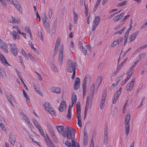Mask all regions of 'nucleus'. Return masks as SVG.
<instances>
[{"instance_id":"1","label":"nucleus","mask_w":147,"mask_h":147,"mask_svg":"<svg viewBox=\"0 0 147 147\" xmlns=\"http://www.w3.org/2000/svg\"><path fill=\"white\" fill-rule=\"evenodd\" d=\"M102 77L99 76L95 80L92 81L90 82V92L89 96V100L92 102V98L95 91H97L99 88V86L102 82Z\"/></svg>"},{"instance_id":"2","label":"nucleus","mask_w":147,"mask_h":147,"mask_svg":"<svg viewBox=\"0 0 147 147\" xmlns=\"http://www.w3.org/2000/svg\"><path fill=\"white\" fill-rule=\"evenodd\" d=\"M56 128L58 132L64 138H67L69 139H71L75 136V131L71 127L69 126L66 127L65 131L64 130V127L63 126H57Z\"/></svg>"},{"instance_id":"3","label":"nucleus","mask_w":147,"mask_h":147,"mask_svg":"<svg viewBox=\"0 0 147 147\" xmlns=\"http://www.w3.org/2000/svg\"><path fill=\"white\" fill-rule=\"evenodd\" d=\"M130 119V113H128L126 117L125 121V134L128 135L129 131V122Z\"/></svg>"},{"instance_id":"4","label":"nucleus","mask_w":147,"mask_h":147,"mask_svg":"<svg viewBox=\"0 0 147 147\" xmlns=\"http://www.w3.org/2000/svg\"><path fill=\"white\" fill-rule=\"evenodd\" d=\"M67 71L68 72L71 73L75 71V67L76 66L75 63H73L71 60L69 59L67 62Z\"/></svg>"},{"instance_id":"5","label":"nucleus","mask_w":147,"mask_h":147,"mask_svg":"<svg viewBox=\"0 0 147 147\" xmlns=\"http://www.w3.org/2000/svg\"><path fill=\"white\" fill-rule=\"evenodd\" d=\"M45 108V110L52 115H55V113L53 108L51 107V106L48 102H45L44 105Z\"/></svg>"},{"instance_id":"6","label":"nucleus","mask_w":147,"mask_h":147,"mask_svg":"<svg viewBox=\"0 0 147 147\" xmlns=\"http://www.w3.org/2000/svg\"><path fill=\"white\" fill-rule=\"evenodd\" d=\"M48 128L49 129V131L52 136V137L53 138V140H54L55 141L56 143H57L58 142V140L56 135L54 133V130L52 127V126L50 124H49L48 125Z\"/></svg>"},{"instance_id":"7","label":"nucleus","mask_w":147,"mask_h":147,"mask_svg":"<svg viewBox=\"0 0 147 147\" xmlns=\"http://www.w3.org/2000/svg\"><path fill=\"white\" fill-rule=\"evenodd\" d=\"M63 44H61V45L60 47L59 58V61L60 64H62L63 61Z\"/></svg>"},{"instance_id":"8","label":"nucleus","mask_w":147,"mask_h":147,"mask_svg":"<svg viewBox=\"0 0 147 147\" xmlns=\"http://www.w3.org/2000/svg\"><path fill=\"white\" fill-rule=\"evenodd\" d=\"M92 104V102L91 101V100H90V101H89V98H87L86 99V107L84 112V119H85L86 117V114L88 111V108H90Z\"/></svg>"},{"instance_id":"9","label":"nucleus","mask_w":147,"mask_h":147,"mask_svg":"<svg viewBox=\"0 0 147 147\" xmlns=\"http://www.w3.org/2000/svg\"><path fill=\"white\" fill-rule=\"evenodd\" d=\"M9 45L10 46L12 53L14 55L16 56L18 53V49L15 44L14 43L13 44H9Z\"/></svg>"},{"instance_id":"10","label":"nucleus","mask_w":147,"mask_h":147,"mask_svg":"<svg viewBox=\"0 0 147 147\" xmlns=\"http://www.w3.org/2000/svg\"><path fill=\"white\" fill-rule=\"evenodd\" d=\"M90 78L89 76H85L83 81V97H84L86 95V81L87 79Z\"/></svg>"},{"instance_id":"11","label":"nucleus","mask_w":147,"mask_h":147,"mask_svg":"<svg viewBox=\"0 0 147 147\" xmlns=\"http://www.w3.org/2000/svg\"><path fill=\"white\" fill-rule=\"evenodd\" d=\"M122 89V88L120 87L114 94L113 101V104H115L116 103L121 93Z\"/></svg>"},{"instance_id":"12","label":"nucleus","mask_w":147,"mask_h":147,"mask_svg":"<svg viewBox=\"0 0 147 147\" xmlns=\"http://www.w3.org/2000/svg\"><path fill=\"white\" fill-rule=\"evenodd\" d=\"M35 126L38 129L40 134L44 137H45V134L40 125L38 124L37 121L35 119L33 120Z\"/></svg>"},{"instance_id":"13","label":"nucleus","mask_w":147,"mask_h":147,"mask_svg":"<svg viewBox=\"0 0 147 147\" xmlns=\"http://www.w3.org/2000/svg\"><path fill=\"white\" fill-rule=\"evenodd\" d=\"M21 115L22 116V117L23 119L26 121H27V123L28 124V125L30 127L31 129V130L32 131L33 129H34V127L32 125L29 119L28 118V117L25 115V114L23 113H21Z\"/></svg>"},{"instance_id":"14","label":"nucleus","mask_w":147,"mask_h":147,"mask_svg":"<svg viewBox=\"0 0 147 147\" xmlns=\"http://www.w3.org/2000/svg\"><path fill=\"white\" fill-rule=\"evenodd\" d=\"M0 48L5 53H8V48L6 44L0 39Z\"/></svg>"},{"instance_id":"15","label":"nucleus","mask_w":147,"mask_h":147,"mask_svg":"<svg viewBox=\"0 0 147 147\" xmlns=\"http://www.w3.org/2000/svg\"><path fill=\"white\" fill-rule=\"evenodd\" d=\"M108 132L107 131V128L105 129V131L104 134V141L103 143L106 145L108 142Z\"/></svg>"},{"instance_id":"16","label":"nucleus","mask_w":147,"mask_h":147,"mask_svg":"<svg viewBox=\"0 0 147 147\" xmlns=\"http://www.w3.org/2000/svg\"><path fill=\"white\" fill-rule=\"evenodd\" d=\"M135 81V79L134 78L131 80L128 84L126 85V88L127 90H131L134 87Z\"/></svg>"},{"instance_id":"17","label":"nucleus","mask_w":147,"mask_h":147,"mask_svg":"<svg viewBox=\"0 0 147 147\" xmlns=\"http://www.w3.org/2000/svg\"><path fill=\"white\" fill-rule=\"evenodd\" d=\"M67 107V105L65 102L64 101H62L60 103L59 107V111L61 112L65 111Z\"/></svg>"},{"instance_id":"18","label":"nucleus","mask_w":147,"mask_h":147,"mask_svg":"<svg viewBox=\"0 0 147 147\" xmlns=\"http://www.w3.org/2000/svg\"><path fill=\"white\" fill-rule=\"evenodd\" d=\"M80 79L78 77L76 78L74 85V88L75 90L78 89L80 86Z\"/></svg>"},{"instance_id":"19","label":"nucleus","mask_w":147,"mask_h":147,"mask_svg":"<svg viewBox=\"0 0 147 147\" xmlns=\"http://www.w3.org/2000/svg\"><path fill=\"white\" fill-rule=\"evenodd\" d=\"M71 100L72 102V105L71 106L72 107L73 106H74L77 101V97L75 94L73 93L72 94L71 97Z\"/></svg>"},{"instance_id":"20","label":"nucleus","mask_w":147,"mask_h":147,"mask_svg":"<svg viewBox=\"0 0 147 147\" xmlns=\"http://www.w3.org/2000/svg\"><path fill=\"white\" fill-rule=\"evenodd\" d=\"M77 110L76 111L77 113V117H81V108L80 102H78L76 104Z\"/></svg>"},{"instance_id":"21","label":"nucleus","mask_w":147,"mask_h":147,"mask_svg":"<svg viewBox=\"0 0 147 147\" xmlns=\"http://www.w3.org/2000/svg\"><path fill=\"white\" fill-rule=\"evenodd\" d=\"M61 39L60 38H58L57 40L55 48V51L56 53L58 51L59 47L61 42Z\"/></svg>"},{"instance_id":"22","label":"nucleus","mask_w":147,"mask_h":147,"mask_svg":"<svg viewBox=\"0 0 147 147\" xmlns=\"http://www.w3.org/2000/svg\"><path fill=\"white\" fill-rule=\"evenodd\" d=\"M17 32L15 30H13L12 32V38L13 40H15L16 39H20V37L19 36Z\"/></svg>"},{"instance_id":"23","label":"nucleus","mask_w":147,"mask_h":147,"mask_svg":"<svg viewBox=\"0 0 147 147\" xmlns=\"http://www.w3.org/2000/svg\"><path fill=\"white\" fill-rule=\"evenodd\" d=\"M124 15V12L121 13V14L117 16L114 17L113 19V20L114 22H116L119 21V20L121 19L122 17Z\"/></svg>"},{"instance_id":"24","label":"nucleus","mask_w":147,"mask_h":147,"mask_svg":"<svg viewBox=\"0 0 147 147\" xmlns=\"http://www.w3.org/2000/svg\"><path fill=\"white\" fill-rule=\"evenodd\" d=\"M138 33V32L137 31L135 33L130 35L129 37V39H130L129 42L134 40L135 39Z\"/></svg>"},{"instance_id":"25","label":"nucleus","mask_w":147,"mask_h":147,"mask_svg":"<svg viewBox=\"0 0 147 147\" xmlns=\"http://www.w3.org/2000/svg\"><path fill=\"white\" fill-rule=\"evenodd\" d=\"M72 108V107H71V105L69 106L68 110V113L67 115V118L68 120L71 119V110Z\"/></svg>"},{"instance_id":"26","label":"nucleus","mask_w":147,"mask_h":147,"mask_svg":"<svg viewBox=\"0 0 147 147\" xmlns=\"http://www.w3.org/2000/svg\"><path fill=\"white\" fill-rule=\"evenodd\" d=\"M11 20H10L9 22L10 23H14L16 22V23L18 24L20 23V19L18 18L16 19H15L13 16H11Z\"/></svg>"},{"instance_id":"27","label":"nucleus","mask_w":147,"mask_h":147,"mask_svg":"<svg viewBox=\"0 0 147 147\" xmlns=\"http://www.w3.org/2000/svg\"><path fill=\"white\" fill-rule=\"evenodd\" d=\"M9 141L13 146H14L16 141L15 138L14 136H10Z\"/></svg>"},{"instance_id":"28","label":"nucleus","mask_w":147,"mask_h":147,"mask_svg":"<svg viewBox=\"0 0 147 147\" xmlns=\"http://www.w3.org/2000/svg\"><path fill=\"white\" fill-rule=\"evenodd\" d=\"M73 18L74 20L75 24H76L77 23V20L78 18V14L74 10L73 11Z\"/></svg>"},{"instance_id":"29","label":"nucleus","mask_w":147,"mask_h":147,"mask_svg":"<svg viewBox=\"0 0 147 147\" xmlns=\"http://www.w3.org/2000/svg\"><path fill=\"white\" fill-rule=\"evenodd\" d=\"M7 98L9 103L12 105L13 106L12 101L14 102L15 101L13 96L12 95H10L9 96H7Z\"/></svg>"},{"instance_id":"30","label":"nucleus","mask_w":147,"mask_h":147,"mask_svg":"<svg viewBox=\"0 0 147 147\" xmlns=\"http://www.w3.org/2000/svg\"><path fill=\"white\" fill-rule=\"evenodd\" d=\"M44 138L45 142L48 146L52 143L47 135L46 136H45V137Z\"/></svg>"},{"instance_id":"31","label":"nucleus","mask_w":147,"mask_h":147,"mask_svg":"<svg viewBox=\"0 0 147 147\" xmlns=\"http://www.w3.org/2000/svg\"><path fill=\"white\" fill-rule=\"evenodd\" d=\"M1 63L4 65H9V63L6 59L4 57H1Z\"/></svg>"},{"instance_id":"32","label":"nucleus","mask_w":147,"mask_h":147,"mask_svg":"<svg viewBox=\"0 0 147 147\" xmlns=\"http://www.w3.org/2000/svg\"><path fill=\"white\" fill-rule=\"evenodd\" d=\"M25 31L26 32L28 33L30 35V37L32 39V35L30 30L29 27L28 26H26L25 28Z\"/></svg>"},{"instance_id":"33","label":"nucleus","mask_w":147,"mask_h":147,"mask_svg":"<svg viewBox=\"0 0 147 147\" xmlns=\"http://www.w3.org/2000/svg\"><path fill=\"white\" fill-rule=\"evenodd\" d=\"M88 143V136L86 133L84 132V138L83 140V144L85 146L87 145Z\"/></svg>"},{"instance_id":"34","label":"nucleus","mask_w":147,"mask_h":147,"mask_svg":"<svg viewBox=\"0 0 147 147\" xmlns=\"http://www.w3.org/2000/svg\"><path fill=\"white\" fill-rule=\"evenodd\" d=\"M14 5L16 6V8L20 12H22V9L20 7V5L18 2H16L15 3L14 2L12 1Z\"/></svg>"},{"instance_id":"35","label":"nucleus","mask_w":147,"mask_h":147,"mask_svg":"<svg viewBox=\"0 0 147 147\" xmlns=\"http://www.w3.org/2000/svg\"><path fill=\"white\" fill-rule=\"evenodd\" d=\"M100 19V18L99 17L96 16L93 20V24H97V25H98Z\"/></svg>"},{"instance_id":"36","label":"nucleus","mask_w":147,"mask_h":147,"mask_svg":"<svg viewBox=\"0 0 147 147\" xmlns=\"http://www.w3.org/2000/svg\"><path fill=\"white\" fill-rule=\"evenodd\" d=\"M52 91L55 93H59L60 92V89L59 88L54 87L53 88Z\"/></svg>"},{"instance_id":"37","label":"nucleus","mask_w":147,"mask_h":147,"mask_svg":"<svg viewBox=\"0 0 147 147\" xmlns=\"http://www.w3.org/2000/svg\"><path fill=\"white\" fill-rule=\"evenodd\" d=\"M34 87L36 92L41 96H43V94L41 91L40 89L39 88H37L35 84L34 85Z\"/></svg>"},{"instance_id":"38","label":"nucleus","mask_w":147,"mask_h":147,"mask_svg":"<svg viewBox=\"0 0 147 147\" xmlns=\"http://www.w3.org/2000/svg\"><path fill=\"white\" fill-rule=\"evenodd\" d=\"M16 72L17 74V75H18V77L20 78V79L22 83L23 84L24 86L26 84H25L24 82L23 81V80L22 79V76H21V75L20 74L19 71L18 70H16Z\"/></svg>"},{"instance_id":"39","label":"nucleus","mask_w":147,"mask_h":147,"mask_svg":"<svg viewBox=\"0 0 147 147\" xmlns=\"http://www.w3.org/2000/svg\"><path fill=\"white\" fill-rule=\"evenodd\" d=\"M43 24L44 27H45V28L47 32L48 33L49 32L50 30L49 24L46 22V23H44Z\"/></svg>"},{"instance_id":"40","label":"nucleus","mask_w":147,"mask_h":147,"mask_svg":"<svg viewBox=\"0 0 147 147\" xmlns=\"http://www.w3.org/2000/svg\"><path fill=\"white\" fill-rule=\"evenodd\" d=\"M72 147H79L78 143L75 142L74 140H72Z\"/></svg>"},{"instance_id":"41","label":"nucleus","mask_w":147,"mask_h":147,"mask_svg":"<svg viewBox=\"0 0 147 147\" xmlns=\"http://www.w3.org/2000/svg\"><path fill=\"white\" fill-rule=\"evenodd\" d=\"M50 66L54 72H58V69L54 64H51L50 65Z\"/></svg>"},{"instance_id":"42","label":"nucleus","mask_w":147,"mask_h":147,"mask_svg":"<svg viewBox=\"0 0 147 147\" xmlns=\"http://www.w3.org/2000/svg\"><path fill=\"white\" fill-rule=\"evenodd\" d=\"M78 121V125L80 127H82V123L81 117H77Z\"/></svg>"},{"instance_id":"43","label":"nucleus","mask_w":147,"mask_h":147,"mask_svg":"<svg viewBox=\"0 0 147 147\" xmlns=\"http://www.w3.org/2000/svg\"><path fill=\"white\" fill-rule=\"evenodd\" d=\"M18 33L22 35L25 39H26L27 38L26 34L24 32H21L20 29H18Z\"/></svg>"},{"instance_id":"44","label":"nucleus","mask_w":147,"mask_h":147,"mask_svg":"<svg viewBox=\"0 0 147 147\" xmlns=\"http://www.w3.org/2000/svg\"><path fill=\"white\" fill-rule=\"evenodd\" d=\"M29 45L31 48L34 50V51L36 53L37 52V49L34 47L33 45L32 44L31 42H29Z\"/></svg>"},{"instance_id":"45","label":"nucleus","mask_w":147,"mask_h":147,"mask_svg":"<svg viewBox=\"0 0 147 147\" xmlns=\"http://www.w3.org/2000/svg\"><path fill=\"white\" fill-rule=\"evenodd\" d=\"M21 53L23 55V56L25 57L26 59H28V57L27 55V54L25 52L24 50L23 49H22L21 50Z\"/></svg>"},{"instance_id":"46","label":"nucleus","mask_w":147,"mask_h":147,"mask_svg":"<svg viewBox=\"0 0 147 147\" xmlns=\"http://www.w3.org/2000/svg\"><path fill=\"white\" fill-rule=\"evenodd\" d=\"M127 3V1H124L118 4L117 6L118 7L121 6L126 5Z\"/></svg>"},{"instance_id":"47","label":"nucleus","mask_w":147,"mask_h":147,"mask_svg":"<svg viewBox=\"0 0 147 147\" xmlns=\"http://www.w3.org/2000/svg\"><path fill=\"white\" fill-rule=\"evenodd\" d=\"M127 74V77L125 79V80H127H127L129 79H130V78L131 77V76L132 75L133 73H132V72H130L128 71Z\"/></svg>"},{"instance_id":"48","label":"nucleus","mask_w":147,"mask_h":147,"mask_svg":"<svg viewBox=\"0 0 147 147\" xmlns=\"http://www.w3.org/2000/svg\"><path fill=\"white\" fill-rule=\"evenodd\" d=\"M128 35L129 34L125 33L124 37V45H125L126 44V43L127 41Z\"/></svg>"},{"instance_id":"49","label":"nucleus","mask_w":147,"mask_h":147,"mask_svg":"<svg viewBox=\"0 0 147 147\" xmlns=\"http://www.w3.org/2000/svg\"><path fill=\"white\" fill-rule=\"evenodd\" d=\"M23 93L24 95V97L25 98H26V100L27 101H30V100H29V98H28V96L26 92L24 90H23Z\"/></svg>"},{"instance_id":"50","label":"nucleus","mask_w":147,"mask_h":147,"mask_svg":"<svg viewBox=\"0 0 147 147\" xmlns=\"http://www.w3.org/2000/svg\"><path fill=\"white\" fill-rule=\"evenodd\" d=\"M126 29L125 27H123L119 31L117 32H115L116 34H120L123 33V31Z\"/></svg>"},{"instance_id":"51","label":"nucleus","mask_w":147,"mask_h":147,"mask_svg":"<svg viewBox=\"0 0 147 147\" xmlns=\"http://www.w3.org/2000/svg\"><path fill=\"white\" fill-rule=\"evenodd\" d=\"M53 14V11L52 9L50 8L49 10L48 16L49 18H51Z\"/></svg>"},{"instance_id":"52","label":"nucleus","mask_w":147,"mask_h":147,"mask_svg":"<svg viewBox=\"0 0 147 147\" xmlns=\"http://www.w3.org/2000/svg\"><path fill=\"white\" fill-rule=\"evenodd\" d=\"M105 90V92L103 94L101 100H103L105 101V98L106 97L107 95V90Z\"/></svg>"},{"instance_id":"53","label":"nucleus","mask_w":147,"mask_h":147,"mask_svg":"<svg viewBox=\"0 0 147 147\" xmlns=\"http://www.w3.org/2000/svg\"><path fill=\"white\" fill-rule=\"evenodd\" d=\"M47 16L46 15L45 13H43V16L42 18V21L43 24L46 23L47 22Z\"/></svg>"},{"instance_id":"54","label":"nucleus","mask_w":147,"mask_h":147,"mask_svg":"<svg viewBox=\"0 0 147 147\" xmlns=\"http://www.w3.org/2000/svg\"><path fill=\"white\" fill-rule=\"evenodd\" d=\"M0 127L1 128L2 130L5 131V132L7 131V130L5 128L4 125L2 123H0Z\"/></svg>"},{"instance_id":"55","label":"nucleus","mask_w":147,"mask_h":147,"mask_svg":"<svg viewBox=\"0 0 147 147\" xmlns=\"http://www.w3.org/2000/svg\"><path fill=\"white\" fill-rule=\"evenodd\" d=\"M19 59L20 62L21 63L22 65L24 66V65L23 62V60L22 59V57L21 56H19Z\"/></svg>"},{"instance_id":"56","label":"nucleus","mask_w":147,"mask_h":147,"mask_svg":"<svg viewBox=\"0 0 147 147\" xmlns=\"http://www.w3.org/2000/svg\"><path fill=\"white\" fill-rule=\"evenodd\" d=\"M0 1L2 6L6 7V4L4 0H0Z\"/></svg>"},{"instance_id":"57","label":"nucleus","mask_w":147,"mask_h":147,"mask_svg":"<svg viewBox=\"0 0 147 147\" xmlns=\"http://www.w3.org/2000/svg\"><path fill=\"white\" fill-rule=\"evenodd\" d=\"M136 66L134 65H133L130 67V68L128 70V71L130 72H132V73L134 72V70H133V69Z\"/></svg>"},{"instance_id":"58","label":"nucleus","mask_w":147,"mask_h":147,"mask_svg":"<svg viewBox=\"0 0 147 147\" xmlns=\"http://www.w3.org/2000/svg\"><path fill=\"white\" fill-rule=\"evenodd\" d=\"M105 102V101L104 100H101V104L100 105V107L101 109H102L104 107V104Z\"/></svg>"},{"instance_id":"59","label":"nucleus","mask_w":147,"mask_h":147,"mask_svg":"<svg viewBox=\"0 0 147 147\" xmlns=\"http://www.w3.org/2000/svg\"><path fill=\"white\" fill-rule=\"evenodd\" d=\"M118 82L117 83V82L116 81V80H115L114 83H113L112 84V86H111V89H113L116 86H117L118 84Z\"/></svg>"},{"instance_id":"60","label":"nucleus","mask_w":147,"mask_h":147,"mask_svg":"<svg viewBox=\"0 0 147 147\" xmlns=\"http://www.w3.org/2000/svg\"><path fill=\"white\" fill-rule=\"evenodd\" d=\"M28 57L29 58L33 61H35V59L33 57V56L30 53H29L28 54Z\"/></svg>"},{"instance_id":"61","label":"nucleus","mask_w":147,"mask_h":147,"mask_svg":"<svg viewBox=\"0 0 147 147\" xmlns=\"http://www.w3.org/2000/svg\"><path fill=\"white\" fill-rule=\"evenodd\" d=\"M124 75V74H122L121 76H120L119 77H118L117 79H116V81L117 82H119V81L121 80V79L123 77V76Z\"/></svg>"},{"instance_id":"62","label":"nucleus","mask_w":147,"mask_h":147,"mask_svg":"<svg viewBox=\"0 0 147 147\" xmlns=\"http://www.w3.org/2000/svg\"><path fill=\"white\" fill-rule=\"evenodd\" d=\"M118 43L116 41V40L114 41L112 45H111V46L112 47H114L116 45H118Z\"/></svg>"},{"instance_id":"63","label":"nucleus","mask_w":147,"mask_h":147,"mask_svg":"<svg viewBox=\"0 0 147 147\" xmlns=\"http://www.w3.org/2000/svg\"><path fill=\"white\" fill-rule=\"evenodd\" d=\"M146 54L145 53H143L141 54L140 55V59L143 58L146 56Z\"/></svg>"},{"instance_id":"64","label":"nucleus","mask_w":147,"mask_h":147,"mask_svg":"<svg viewBox=\"0 0 147 147\" xmlns=\"http://www.w3.org/2000/svg\"><path fill=\"white\" fill-rule=\"evenodd\" d=\"M101 1V0H97L96 3L95 5V8H96L99 5Z\"/></svg>"}]
</instances>
